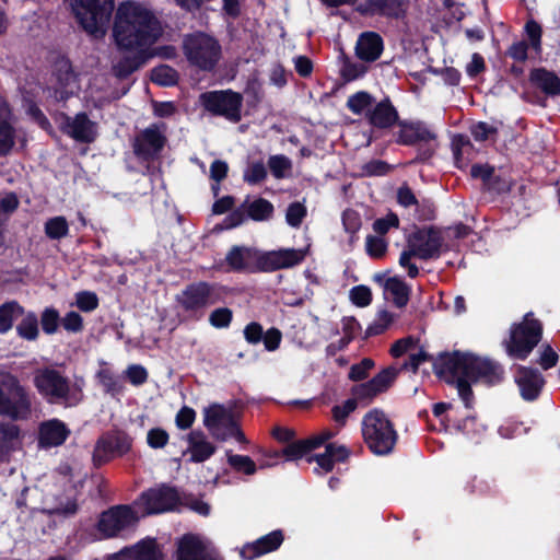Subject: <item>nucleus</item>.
Wrapping results in <instances>:
<instances>
[{
	"instance_id": "obj_35",
	"label": "nucleus",
	"mask_w": 560,
	"mask_h": 560,
	"mask_svg": "<svg viewBox=\"0 0 560 560\" xmlns=\"http://www.w3.org/2000/svg\"><path fill=\"white\" fill-rule=\"evenodd\" d=\"M96 377L105 394H109L114 397L124 390V384L120 376L116 375L108 368L100 369L96 373Z\"/></svg>"
},
{
	"instance_id": "obj_49",
	"label": "nucleus",
	"mask_w": 560,
	"mask_h": 560,
	"mask_svg": "<svg viewBox=\"0 0 560 560\" xmlns=\"http://www.w3.org/2000/svg\"><path fill=\"white\" fill-rule=\"evenodd\" d=\"M268 166L273 177L281 179L287 176V172L291 171L292 162L283 154L271 155L268 160Z\"/></svg>"
},
{
	"instance_id": "obj_56",
	"label": "nucleus",
	"mask_w": 560,
	"mask_h": 560,
	"mask_svg": "<svg viewBox=\"0 0 560 560\" xmlns=\"http://www.w3.org/2000/svg\"><path fill=\"white\" fill-rule=\"evenodd\" d=\"M331 450H332V443H327L325 445V452L322 453V454H316V455H313V456H310L307 458V462L308 463H312V462H316L318 467H316L314 470L316 472H318V469L320 468L322 470H324V472H330L334 467H335V463H334V459L331 457Z\"/></svg>"
},
{
	"instance_id": "obj_53",
	"label": "nucleus",
	"mask_w": 560,
	"mask_h": 560,
	"mask_svg": "<svg viewBox=\"0 0 560 560\" xmlns=\"http://www.w3.org/2000/svg\"><path fill=\"white\" fill-rule=\"evenodd\" d=\"M100 305L98 296L92 291H79L75 293V306L84 313L95 311Z\"/></svg>"
},
{
	"instance_id": "obj_59",
	"label": "nucleus",
	"mask_w": 560,
	"mask_h": 560,
	"mask_svg": "<svg viewBox=\"0 0 560 560\" xmlns=\"http://www.w3.org/2000/svg\"><path fill=\"white\" fill-rule=\"evenodd\" d=\"M350 301L358 307H366L372 303V291L364 284H359L350 290Z\"/></svg>"
},
{
	"instance_id": "obj_25",
	"label": "nucleus",
	"mask_w": 560,
	"mask_h": 560,
	"mask_svg": "<svg viewBox=\"0 0 560 560\" xmlns=\"http://www.w3.org/2000/svg\"><path fill=\"white\" fill-rule=\"evenodd\" d=\"M176 560H223V558L207 552L196 536L187 534L178 541Z\"/></svg>"
},
{
	"instance_id": "obj_8",
	"label": "nucleus",
	"mask_w": 560,
	"mask_h": 560,
	"mask_svg": "<svg viewBox=\"0 0 560 560\" xmlns=\"http://www.w3.org/2000/svg\"><path fill=\"white\" fill-rule=\"evenodd\" d=\"M182 50L191 67L205 72L214 71L222 58L219 39L202 31L185 34Z\"/></svg>"
},
{
	"instance_id": "obj_40",
	"label": "nucleus",
	"mask_w": 560,
	"mask_h": 560,
	"mask_svg": "<svg viewBox=\"0 0 560 560\" xmlns=\"http://www.w3.org/2000/svg\"><path fill=\"white\" fill-rule=\"evenodd\" d=\"M524 33L527 37V45L535 54L542 51V27L534 19L526 21L524 25Z\"/></svg>"
},
{
	"instance_id": "obj_33",
	"label": "nucleus",
	"mask_w": 560,
	"mask_h": 560,
	"mask_svg": "<svg viewBox=\"0 0 560 560\" xmlns=\"http://www.w3.org/2000/svg\"><path fill=\"white\" fill-rule=\"evenodd\" d=\"M314 450L310 439L292 441L281 451H276L272 457L279 459L284 457L287 460H298Z\"/></svg>"
},
{
	"instance_id": "obj_22",
	"label": "nucleus",
	"mask_w": 560,
	"mask_h": 560,
	"mask_svg": "<svg viewBox=\"0 0 560 560\" xmlns=\"http://www.w3.org/2000/svg\"><path fill=\"white\" fill-rule=\"evenodd\" d=\"M365 119L370 126L377 130H390L397 127L400 116L392 100L385 96L366 110Z\"/></svg>"
},
{
	"instance_id": "obj_39",
	"label": "nucleus",
	"mask_w": 560,
	"mask_h": 560,
	"mask_svg": "<svg viewBox=\"0 0 560 560\" xmlns=\"http://www.w3.org/2000/svg\"><path fill=\"white\" fill-rule=\"evenodd\" d=\"M398 373L399 370H397L395 366H387L370 380L371 385L374 386L378 395L383 394L393 386L398 376Z\"/></svg>"
},
{
	"instance_id": "obj_23",
	"label": "nucleus",
	"mask_w": 560,
	"mask_h": 560,
	"mask_svg": "<svg viewBox=\"0 0 560 560\" xmlns=\"http://www.w3.org/2000/svg\"><path fill=\"white\" fill-rule=\"evenodd\" d=\"M284 541V533L282 529H275L255 541L246 542L240 550L243 560H255L267 553L277 551Z\"/></svg>"
},
{
	"instance_id": "obj_46",
	"label": "nucleus",
	"mask_w": 560,
	"mask_h": 560,
	"mask_svg": "<svg viewBox=\"0 0 560 560\" xmlns=\"http://www.w3.org/2000/svg\"><path fill=\"white\" fill-rule=\"evenodd\" d=\"M366 71V66L360 62H353L349 57L345 56L340 69V75L346 82H352L362 78Z\"/></svg>"
},
{
	"instance_id": "obj_62",
	"label": "nucleus",
	"mask_w": 560,
	"mask_h": 560,
	"mask_svg": "<svg viewBox=\"0 0 560 560\" xmlns=\"http://www.w3.org/2000/svg\"><path fill=\"white\" fill-rule=\"evenodd\" d=\"M26 114L32 118L34 122H36L39 128L45 131H50L52 126L43 110L34 101H27Z\"/></svg>"
},
{
	"instance_id": "obj_64",
	"label": "nucleus",
	"mask_w": 560,
	"mask_h": 560,
	"mask_svg": "<svg viewBox=\"0 0 560 560\" xmlns=\"http://www.w3.org/2000/svg\"><path fill=\"white\" fill-rule=\"evenodd\" d=\"M373 366L374 361L370 358H364L350 368L348 376L353 382L363 381L369 376V372Z\"/></svg>"
},
{
	"instance_id": "obj_14",
	"label": "nucleus",
	"mask_w": 560,
	"mask_h": 560,
	"mask_svg": "<svg viewBox=\"0 0 560 560\" xmlns=\"http://www.w3.org/2000/svg\"><path fill=\"white\" fill-rule=\"evenodd\" d=\"M139 522L137 512L127 504H118L103 511L95 528L101 539L118 537L124 530L135 527Z\"/></svg>"
},
{
	"instance_id": "obj_50",
	"label": "nucleus",
	"mask_w": 560,
	"mask_h": 560,
	"mask_svg": "<svg viewBox=\"0 0 560 560\" xmlns=\"http://www.w3.org/2000/svg\"><path fill=\"white\" fill-rule=\"evenodd\" d=\"M306 215V207L300 201H294L291 202L287 208L285 221L291 228L298 229L301 226Z\"/></svg>"
},
{
	"instance_id": "obj_18",
	"label": "nucleus",
	"mask_w": 560,
	"mask_h": 560,
	"mask_svg": "<svg viewBox=\"0 0 560 560\" xmlns=\"http://www.w3.org/2000/svg\"><path fill=\"white\" fill-rule=\"evenodd\" d=\"M141 501L145 513L151 515L175 510L180 503V497L175 487L162 483L142 492Z\"/></svg>"
},
{
	"instance_id": "obj_55",
	"label": "nucleus",
	"mask_w": 560,
	"mask_h": 560,
	"mask_svg": "<svg viewBox=\"0 0 560 560\" xmlns=\"http://www.w3.org/2000/svg\"><path fill=\"white\" fill-rule=\"evenodd\" d=\"M361 170L363 176H385L393 170V166L386 161L374 159L363 164Z\"/></svg>"
},
{
	"instance_id": "obj_36",
	"label": "nucleus",
	"mask_w": 560,
	"mask_h": 560,
	"mask_svg": "<svg viewBox=\"0 0 560 560\" xmlns=\"http://www.w3.org/2000/svg\"><path fill=\"white\" fill-rule=\"evenodd\" d=\"M470 492L482 498L502 499V493L493 478L475 477L470 483Z\"/></svg>"
},
{
	"instance_id": "obj_32",
	"label": "nucleus",
	"mask_w": 560,
	"mask_h": 560,
	"mask_svg": "<svg viewBox=\"0 0 560 560\" xmlns=\"http://www.w3.org/2000/svg\"><path fill=\"white\" fill-rule=\"evenodd\" d=\"M135 560H164V555L155 538L147 537L133 547Z\"/></svg>"
},
{
	"instance_id": "obj_52",
	"label": "nucleus",
	"mask_w": 560,
	"mask_h": 560,
	"mask_svg": "<svg viewBox=\"0 0 560 560\" xmlns=\"http://www.w3.org/2000/svg\"><path fill=\"white\" fill-rule=\"evenodd\" d=\"M352 399H355L357 405L359 402H364L365 405H369L373 401V399L378 396L376 389L373 385H371V382L368 381L365 383H361L358 385H354L351 388Z\"/></svg>"
},
{
	"instance_id": "obj_27",
	"label": "nucleus",
	"mask_w": 560,
	"mask_h": 560,
	"mask_svg": "<svg viewBox=\"0 0 560 560\" xmlns=\"http://www.w3.org/2000/svg\"><path fill=\"white\" fill-rule=\"evenodd\" d=\"M69 434L70 430L62 421L51 419L40 424L38 443L43 447L59 446L66 442Z\"/></svg>"
},
{
	"instance_id": "obj_43",
	"label": "nucleus",
	"mask_w": 560,
	"mask_h": 560,
	"mask_svg": "<svg viewBox=\"0 0 560 560\" xmlns=\"http://www.w3.org/2000/svg\"><path fill=\"white\" fill-rule=\"evenodd\" d=\"M228 464L237 472L252 476L257 471L256 463L247 455L232 454L226 452Z\"/></svg>"
},
{
	"instance_id": "obj_28",
	"label": "nucleus",
	"mask_w": 560,
	"mask_h": 560,
	"mask_svg": "<svg viewBox=\"0 0 560 560\" xmlns=\"http://www.w3.org/2000/svg\"><path fill=\"white\" fill-rule=\"evenodd\" d=\"M11 107L0 96V156H7L15 144V129L10 122Z\"/></svg>"
},
{
	"instance_id": "obj_20",
	"label": "nucleus",
	"mask_w": 560,
	"mask_h": 560,
	"mask_svg": "<svg viewBox=\"0 0 560 560\" xmlns=\"http://www.w3.org/2000/svg\"><path fill=\"white\" fill-rule=\"evenodd\" d=\"M408 0H363L354 10L361 16H381L387 20H400L407 14Z\"/></svg>"
},
{
	"instance_id": "obj_29",
	"label": "nucleus",
	"mask_w": 560,
	"mask_h": 560,
	"mask_svg": "<svg viewBox=\"0 0 560 560\" xmlns=\"http://www.w3.org/2000/svg\"><path fill=\"white\" fill-rule=\"evenodd\" d=\"M529 81L546 95H560V78L552 71L545 68L533 69L529 74Z\"/></svg>"
},
{
	"instance_id": "obj_21",
	"label": "nucleus",
	"mask_w": 560,
	"mask_h": 560,
	"mask_svg": "<svg viewBox=\"0 0 560 560\" xmlns=\"http://www.w3.org/2000/svg\"><path fill=\"white\" fill-rule=\"evenodd\" d=\"M165 143L166 137L156 125H151L135 138L133 153L143 161H152L160 155Z\"/></svg>"
},
{
	"instance_id": "obj_47",
	"label": "nucleus",
	"mask_w": 560,
	"mask_h": 560,
	"mask_svg": "<svg viewBox=\"0 0 560 560\" xmlns=\"http://www.w3.org/2000/svg\"><path fill=\"white\" fill-rule=\"evenodd\" d=\"M341 221L345 231L350 234V241L353 242L362 226L360 213L354 209L348 208L342 212Z\"/></svg>"
},
{
	"instance_id": "obj_16",
	"label": "nucleus",
	"mask_w": 560,
	"mask_h": 560,
	"mask_svg": "<svg viewBox=\"0 0 560 560\" xmlns=\"http://www.w3.org/2000/svg\"><path fill=\"white\" fill-rule=\"evenodd\" d=\"M34 386L48 401L67 399L70 394V382L58 370L43 368L34 375Z\"/></svg>"
},
{
	"instance_id": "obj_13",
	"label": "nucleus",
	"mask_w": 560,
	"mask_h": 560,
	"mask_svg": "<svg viewBox=\"0 0 560 560\" xmlns=\"http://www.w3.org/2000/svg\"><path fill=\"white\" fill-rule=\"evenodd\" d=\"M199 101L206 112L215 117L237 124L242 120L244 97L231 89L213 90L200 94Z\"/></svg>"
},
{
	"instance_id": "obj_6",
	"label": "nucleus",
	"mask_w": 560,
	"mask_h": 560,
	"mask_svg": "<svg viewBox=\"0 0 560 560\" xmlns=\"http://www.w3.org/2000/svg\"><path fill=\"white\" fill-rule=\"evenodd\" d=\"M544 325L535 317L533 312L526 313L520 323H513L509 337L502 341V346L509 358L513 360H526L542 339Z\"/></svg>"
},
{
	"instance_id": "obj_57",
	"label": "nucleus",
	"mask_w": 560,
	"mask_h": 560,
	"mask_svg": "<svg viewBox=\"0 0 560 560\" xmlns=\"http://www.w3.org/2000/svg\"><path fill=\"white\" fill-rule=\"evenodd\" d=\"M387 242L378 236L368 235L365 249L371 258L380 259L385 256L387 252Z\"/></svg>"
},
{
	"instance_id": "obj_17",
	"label": "nucleus",
	"mask_w": 560,
	"mask_h": 560,
	"mask_svg": "<svg viewBox=\"0 0 560 560\" xmlns=\"http://www.w3.org/2000/svg\"><path fill=\"white\" fill-rule=\"evenodd\" d=\"M58 116L59 129L62 133L80 143H92L96 140V122L92 121L85 112H80L74 117L61 112Z\"/></svg>"
},
{
	"instance_id": "obj_31",
	"label": "nucleus",
	"mask_w": 560,
	"mask_h": 560,
	"mask_svg": "<svg viewBox=\"0 0 560 560\" xmlns=\"http://www.w3.org/2000/svg\"><path fill=\"white\" fill-rule=\"evenodd\" d=\"M25 308L15 300L7 301L0 305V334L4 335L13 327L14 319L23 316Z\"/></svg>"
},
{
	"instance_id": "obj_30",
	"label": "nucleus",
	"mask_w": 560,
	"mask_h": 560,
	"mask_svg": "<svg viewBox=\"0 0 560 560\" xmlns=\"http://www.w3.org/2000/svg\"><path fill=\"white\" fill-rule=\"evenodd\" d=\"M384 290L393 295L396 307H405L410 299L411 288L399 277H389L384 282Z\"/></svg>"
},
{
	"instance_id": "obj_42",
	"label": "nucleus",
	"mask_w": 560,
	"mask_h": 560,
	"mask_svg": "<svg viewBox=\"0 0 560 560\" xmlns=\"http://www.w3.org/2000/svg\"><path fill=\"white\" fill-rule=\"evenodd\" d=\"M374 97L366 91H359L350 95L347 100L348 109L354 115L366 113L372 107Z\"/></svg>"
},
{
	"instance_id": "obj_54",
	"label": "nucleus",
	"mask_w": 560,
	"mask_h": 560,
	"mask_svg": "<svg viewBox=\"0 0 560 560\" xmlns=\"http://www.w3.org/2000/svg\"><path fill=\"white\" fill-rule=\"evenodd\" d=\"M233 320V312L229 307H218L209 315V323L217 329L228 328Z\"/></svg>"
},
{
	"instance_id": "obj_4",
	"label": "nucleus",
	"mask_w": 560,
	"mask_h": 560,
	"mask_svg": "<svg viewBox=\"0 0 560 560\" xmlns=\"http://www.w3.org/2000/svg\"><path fill=\"white\" fill-rule=\"evenodd\" d=\"M71 12L83 32L102 39L109 27L115 0H69Z\"/></svg>"
},
{
	"instance_id": "obj_19",
	"label": "nucleus",
	"mask_w": 560,
	"mask_h": 560,
	"mask_svg": "<svg viewBox=\"0 0 560 560\" xmlns=\"http://www.w3.org/2000/svg\"><path fill=\"white\" fill-rule=\"evenodd\" d=\"M513 377L523 400L533 402L540 397L546 378L537 368L517 364Z\"/></svg>"
},
{
	"instance_id": "obj_58",
	"label": "nucleus",
	"mask_w": 560,
	"mask_h": 560,
	"mask_svg": "<svg viewBox=\"0 0 560 560\" xmlns=\"http://www.w3.org/2000/svg\"><path fill=\"white\" fill-rule=\"evenodd\" d=\"M530 47L525 39L512 43L504 52V56L514 60V62L524 63L528 59Z\"/></svg>"
},
{
	"instance_id": "obj_61",
	"label": "nucleus",
	"mask_w": 560,
	"mask_h": 560,
	"mask_svg": "<svg viewBox=\"0 0 560 560\" xmlns=\"http://www.w3.org/2000/svg\"><path fill=\"white\" fill-rule=\"evenodd\" d=\"M61 326L71 334L82 332L84 329L83 317L75 311H70L61 318Z\"/></svg>"
},
{
	"instance_id": "obj_7",
	"label": "nucleus",
	"mask_w": 560,
	"mask_h": 560,
	"mask_svg": "<svg viewBox=\"0 0 560 560\" xmlns=\"http://www.w3.org/2000/svg\"><path fill=\"white\" fill-rule=\"evenodd\" d=\"M362 436L368 448L377 456L388 455L393 452L398 433L394 423L380 408H373L362 418Z\"/></svg>"
},
{
	"instance_id": "obj_44",
	"label": "nucleus",
	"mask_w": 560,
	"mask_h": 560,
	"mask_svg": "<svg viewBox=\"0 0 560 560\" xmlns=\"http://www.w3.org/2000/svg\"><path fill=\"white\" fill-rule=\"evenodd\" d=\"M69 233V224L65 217H54L45 223V234L50 240H61Z\"/></svg>"
},
{
	"instance_id": "obj_45",
	"label": "nucleus",
	"mask_w": 560,
	"mask_h": 560,
	"mask_svg": "<svg viewBox=\"0 0 560 560\" xmlns=\"http://www.w3.org/2000/svg\"><path fill=\"white\" fill-rule=\"evenodd\" d=\"M559 362V354L548 342L540 345L538 349V357L535 360V364L539 365L541 370L548 371L555 368Z\"/></svg>"
},
{
	"instance_id": "obj_12",
	"label": "nucleus",
	"mask_w": 560,
	"mask_h": 560,
	"mask_svg": "<svg viewBox=\"0 0 560 560\" xmlns=\"http://www.w3.org/2000/svg\"><path fill=\"white\" fill-rule=\"evenodd\" d=\"M133 445V438L125 430L113 428L105 431L97 439L92 460L96 468L110 463L116 458H121L131 452Z\"/></svg>"
},
{
	"instance_id": "obj_60",
	"label": "nucleus",
	"mask_w": 560,
	"mask_h": 560,
	"mask_svg": "<svg viewBox=\"0 0 560 560\" xmlns=\"http://www.w3.org/2000/svg\"><path fill=\"white\" fill-rule=\"evenodd\" d=\"M267 170L261 161L252 163L244 172V180L250 185H256L265 180Z\"/></svg>"
},
{
	"instance_id": "obj_3",
	"label": "nucleus",
	"mask_w": 560,
	"mask_h": 560,
	"mask_svg": "<svg viewBox=\"0 0 560 560\" xmlns=\"http://www.w3.org/2000/svg\"><path fill=\"white\" fill-rule=\"evenodd\" d=\"M303 258V254L294 248L258 254L252 248L234 245L228 252L225 262L231 271L256 273L290 268L300 264Z\"/></svg>"
},
{
	"instance_id": "obj_11",
	"label": "nucleus",
	"mask_w": 560,
	"mask_h": 560,
	"mask_svg": "<svg viewBox=\"0 0 560 560\" xmlns=\"http://www.w3.org/2000/svg\"><path fill=\"white\" fill-rule=\"evenodd\" d=\"M0 416L25 420L31 415L32 401L27 389L10 372L0 374Z\"/></svg>"
},
{
	"instance_id": "obj_15",
	"label": "nucleus",
	"mask_w": 560,
	"mask_h": 560,
	"mask_svg": "<svg viewBox=\"0 0 560 560\" xmlns=\"http://www.w3.org/2000/svg\"><path fill=\"white\" fill-rule=\"evenodd\" d=\"M443 242L442 232L438 228L423 226L417 228L408 235L407 247H411L419 259L430 260L441 256Z\"/></svg>"
},
{
	"instance_id": "obj_26",
	"label": "nucleus",
	"mask_w": 560,
	"mask_h": 560,
	"mask_svg": "<svg viewBox=\"0 0 560 560\" xmlns=\"http://www.w3.org/2000/svg\"><path fill=\"white\" fill-rule=\"evenodd\" d=\"M188 453L190 463H203L217 451V446L209 442L202 430H191L187 435Z\"/></svg>"
},
{
	"instance_id": "obj_48",
	"label": "nucleus",
	"mask_w": 560,
	"mask_h": 560,
	"mask_svg": "<svg viewBox=\"0 0 560 560\" xmlns=\"http://www.w3.org/2000/svg\"><path fill=\"white\" fill-rule=\"evenodd\" d=\"M61 318L59 312L55 307H46L40 314V326L46 335L57 332Z\"/></svg>"
},
{
	"instance_id": "obj_1",
	"label": "nucleus",
	"mask_w": 560,
	"mask_h": 560,
	"mask_svg": "<svg viewBox=\"0 0 560 560\" xmlns=\"http://www.w3.org/2000/svg\"><path fill=\"white\" fill-rule=\"evenodd\" d=\"M163 34L158 16L139 2L119 3L113 24V38L121 57L112 66L118 80L128 79L159 55L154 44Z\"/></svg>"
},
{
	"instance_id": "obj_5",
	"label": "nucleus",
	"mask_w": 560,
	"mask_h": 560,
	"mask_svg": "<svg viewBox=\"0 0 560 560\" xmlns=\"http://www.w3.org/2000/svg\"><path fill=\"white\" fill-rule=\"evenodd\" d=\"M228 289L217 282L195 281L187 284L175 301L192 319H200L208 307L223 303Z\"/></svg>"
},
{
	"instance_id": "obj_38",
	"label": "nucleus",
	"mask_w": 560,
	"mask_h": 560,
	"mask_svg": "<svg viewBox=\"0 0 560 560\" xmlns=\"http://www.w3.org/2000/svg\"><path fill=\"white\" fill-rule=\"evenodd\" d=\"M151 81L160 86H174L177 84L179 75L177 70L168 65H160L151 70Z\"/></svg>"
},
{
	"instance_id": "obj_2",
	"label": "nucleus",
	"mask_w": 560,
	"mask_h": 560,
	"mask_svg": "<svg viewBox=\"0 0 560 560\" xmlns=\"http://www.w3.org/2000/svg\"><path fill=\"white\" fill-rule=\"evenodd\" d=\"M434 373L440 380L455 386L466 408L472 407V383L480 382L492 387L501 384L505 377L504 366L499 361L459 350L440 353L434 361Z\"/></svg>"
},
{
	"instance_id": "obj_63",
	"label": "nucleus",
	"mask_w": 560,
	"mask_h": 560,
	"mask_svg": "<svg viewBox=\"0 0 560 560\" xmlns=\"http://www.w3.org/2000/svg\"><path fill=\"white\" fill-rule=\"evenodd\" d=\"M355 399L348 398L342 405H336L331 408L332 419L340 424H345L347 418L357 409Z\"/></svg>"
},
{
	"instance_id": "obj_51",
	"label": "nucleus",
	"mask_w": 560,
	"mask_h": 560,
	"mask_svg": "<svg viewBox=\"0 0 560 560\" xmlns=\"http://www.w3.org/2000/svg\"><path fill=\"white\" fill-rule=\"evenodd\" d=\"M436 359L438 358H433V355L428 353L423 348H420L417 353L409 354L408 360L401 365V370L411 371L416 374L419 366L424 362H432V366L434 368V361Z\"/></svg>"
},
{
	"instance_id": "obj_37",
	"label": "nucleus",
	"mask_w": 560,
	"mask_h": 560,
	"mask_svg": "<svg viewBox=\"0 0 560 560\" xmlns=\"http://www.w3.org/2000/svg\"><path fill=\"white\" fill-rule=\"evenodd\" d=\"M16 334L27 341H34L38 338V317L34 312L24 313L23 318L16 325Z\"/></svg>"
},
{
	"instance_id": "obj_34",
	"label": "nucleus",
	"mask_w": 560,
	"mask_h": 560,
	"mask_svg": "<svg viewBox=\"0 0 560 560\" xmlns=\"http://www.w3.org/2000/svg\"><path fill=\"white\" fill-rule=\"evenodd\" d=\"M275 212L273 205L262 197L256 198L247 205L246 215L256 222L267 221L272 218Z\"/></svg>"
},
{
	"instance_id": "obj_41",
	"label": "nucleus",
	"mask_w": 560,
	"mask_h": 560,
	"mask_svg": "<svg viewBox=\"0 0 560 560\" xmlns=\"http://www.w3.org/2000/svg\"><path fill=\"white\" fill-rule=\"evenodd\" d=\"M470 135L477 142L491 141L495 143L498 140L499 128L486 121H477L469 128Z\"/></svg>"
},
{
	"instance_id": "obj_10",
	"label": "nucleus",
	"mask_w": 560,
	"mask_h": 560,
	"mask_svg": "<svg viewBox=\"0 0 560 560\" xmlns=\"http://www.w3.org/2000/svg\"><path fill=\"white\" fill-rule=\"evenodd\" d=\"M438 138L435 131L423 120L400 119L397 130L393 132V141L398 145H419L417 155L411 163H425L434 154V148L429 143Z\"/></svg>"
},
{
	"instance_id": "obj_24",
	"label": "nucleus",
	"mask_w": 560,
	"mask_h": 560,
	"mask_svg": "<svg viewBox=\"0 0 560 560\" xmlns=\"http://www.w3.org/2000/svg\"><path fill=\"white\" fill-rule=\"evenodd\" d=\"M384 50L382 36L373 31L363 32L359 35L355 44V56L364 62L376 61Z\"/></svg>"
},
{
	"instance_id": "obj_9",
	"label": "nucleus",
	"mask_w": 560,
	"mask_h": 560,
	"mask_svg": "<svg viewBox=\"0 0 560 560\" xmlns=\"http://www.w3.org/2000/svg\"><path fill=\"white\" fill-rule=\"evenodd\" d=\"M236 405V400L229 405L213 402L203 409V425L214 440L225 442L234 439L241 444L248 443L234 412Z\"/></svg>"
}]
</instances>
